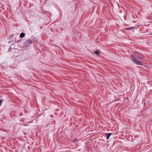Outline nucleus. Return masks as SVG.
<instances>
[{
    "instance_id": "obj_1",
    "label": "nucleus",
    "mask_w": 152,
    "mask_h": 152,
    "mask_svg": "<svg viewBox=\"0 0 152 152\" xmlns=\"http://www.w3.org/2000/svg\"><path fill=\"white\" fill-rule=\"evenodd\" d=\"M132 61L135 64L139 65H142V63L136 59L134 57L132 58Z\"/></svg>"
},
{
    "instance_id": "obj_2",
    "label": "nucleus",
    "mask_w": 152,
    "mask_h": 152,
    "mask_svg": "<svg viewBox=\"0 0 152 152\" xmlns=\"http://www.w3.org/2000/svg\"><path fill=\"white\" fill-rule=\"evenodd\" d=\"M32 43V40L30 39H26L24 43L25 45L29 46V45L31 44Z\"/></svg>"
},
{
    "instance_id": "obj_3",
    "label": "nucleus",
    "mask_w": 152,
    "mask_h": 152,
    "mask_svg": "<svg viewBox=\"0 0 152 152\" xmlns=\"http://www.w3.org/2000/svg\"><path fill=\"white\" fill-rule=\"evenodd\" d=\"M105 134L106 136V139H109L110 136L111 135V133H108Z\"/></svg>"
},
{
    "instance_id": "obj_4",
    "label": "nucleus",
    "mask_w": 152,
    "mask_h": 152,
    "mask_svg": "<svg viewBox=\"0 0 152 152\" xmlns=\"http://www.w3.org/2000/svg\"><path fill=\"white\" fill-rule=\"evenodd\" d=\"M25 35L24 33L22 32L20 34V37L22 38L25 36Z\"/></svg>"
},
{
    "instance_id": "obj_5",
    "label": "nucleus",
    "mask_w": 152,
    "mask_h": 152,
    "mask_svg": "<svg viewBox=\"0 0 152 152\" xmlns=\"http://www.w3.org/2000/svg\"><path fill=\"white\" fill-rule=\"evenodd\" d=\"M137 58L140 60H142L143 59V56H138Z\"/></svg>"
},
{
    "instance_id": "obj_6",
    "label": "nucleus",
    "mask_w": 152,
    "mask_h": 152,
    "mask_svg": "<svg viewBox=\"0 0 152 152\" xmlns=\"http://www.w3.org/2000/svg\"><path fill=\"white\" fill-rule=\"evenodd\" d=\"M99 51H96L95 52V53L96 54H99Z\"/></svg>"
},
{
    "instance_id": "obj_7",
    "label": "nucleus",
    "mask_w": 152,
    "mask_h": 152,
    "mask_svg": "<svg viewBox=\"0 0 152 152\" xmlns=\"http://www.w3.org/2000/svg\"><path fill=\"white\" fill-rule=\"evenodd\" d=\"M2 102V100L0 99V106H1Z\"/></svg>"
}]
</instances>
